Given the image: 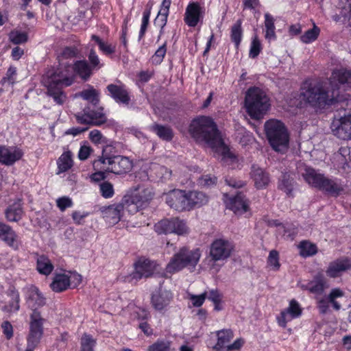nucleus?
<instances>
[{
  "label": "nucleus",
  "mask_w": 351,
  "mask_h": 351,
  "mask_svg": "<svg viewBox=\"0 0 351 351\" xmlns=\"http://www.w3.org/2000/svg\"><path fill=\"white\" fill-rule=\"evenodd\" d=\"M93 69L87 61H73V65L68 66L64 71L62 69H49L43 76L42 83L47 88V95L52 97L54 102L63 105L66 101V95L62 88L71 85L74 81V74L78 75L82 79L87 80L90 78Z\"/></svg>",
  "instance_id": "1"
},
{
  "label": "nucleus",
  "mask_w": 351,
  "mask_h": 351,
  "mask_svg": "<svg viewBox=\"0 0 351 351\" xmlns=\"http://www.w3.org/2000/svg\"><path fill=\"white\" fill-rule=\"evenodd\" d=\"M191 137L199 143H204L216 149L221 155V162L226 165L237 162L236 156L225 145L217 126L213 119L206 116L194 119L189 125Z\"/></svg>",
  "instance_id": "2"
},
{
  "label": "nucleus",
  "mask_w": 351,
  "mask_h": 351,
  "mask_svg": "<svg viewBox=\"0 0 351 351\" xmlns=\"http://www.w3.org/2000/svg\"><path fill=\"white\" fill-rule=\"evenodd\" d=\"M301 95L306 103L315 108H324L337 100L328 78L305 81L302 86Z\"/></svg>",
  "instance_id": "3"
},
{
  "label": "nucleus",
  "mask_w": 351,
  "mask_h": 351,
  "mask_svg": "<svg viewBox=\"0 0 351 351\" xmlns=\"http://www.w3.org/2000/svg\"><path fill=\"white\" fill-rule=\"evenodd\" d=\"M299 172L308 184L331 195L337 196L342 191L337 179L328 178L310 167H300Z\"/></svg>",
  "instance_id": "4"
},
{
  "label": "nucleus",
  "mask_w": 351,
  "mask_h": 351,
  "mask_svg": "<svg viewBox=\"0 0 351 351\" xmlns=\"http://www.w3.org/2000/svg\"><path fill=\"white\" fill-rule=\"evenodd\" d=\"M270 106V99L263 89L254 86L246 91L245 107L251 118L262 119L269 109Z\"/></svg>",
  "instance_id": "5"
},
{
  "label": "nucleus",
  "mask_w": 351,
  "mask_h": 351,
  "mask_svg": "<svg viewBox=\"0 0 351 351\" xmlns=\"http://www.w3.org/2000/svg\"><path fill=\"white\" fill-rule=\"evenodd\" d=\"M110 146H106L102 150V155L93 162L95 170L104 169L117 175L125 174L130 172L132 167V162L125 156H110L107 153L111 149Z\"/></svg>",
  "instance_id": "6"
},
{
  "label": "nucleus",
  "mask_w": 351,
  "mask_h": 351,
  "mask_svg": "<svg viewBox=\"0 0 351 351\" xmlns=\"http://www.w3.org/2000/svg\"><path fill=\"white\" fill-rule=\"evenodd\" d=\"M268 141L276 152L285 153L289 147V135L285 124L277 119H269L264 125Z\"/></svg>",
  "instance_id": "7"
},
{
  "label": "nucleus",
  "mask_w": 351,
  "mask_h": 351,
  "mask_svg": "<svg viewBox=\"0 0 351 351\" xmlns=\"http://www.w3.org/2000/svg\"><path fill=\"white\" fill-rule=\"evenodd\" d=\"M154 192L152 187L138 186L130 193L123 196V202L126 204L127 213L134 215L144 209L154 198Z\"/></svg>",
  "instance_id": "8"
},
{
  "label": "nucleus",
  "mask_w": 351,
  "mask_h": 351,
  "mask_svg": "<svg viewBox=\"0 0 351 351\" xmlns=\"http://www.w3.org/2000/svg\"><path fill=\"white\" fill-rule=\"evenodd\" d=\"M200 257L199 249L190 250L189 248L183 247L171 258L166 266V273L174 274L189 266L194 267L199 262Z\"/></svg>",
  "instance_id": "9"
},
{
  "label": "nucleus",
  "mask_w": 351,
  "mask_h": 351,
  "mask_svg": "<svg viewBox=\"0 0 351 351\" xmlns=\"http://www.w3.org/2000/svg\"><path fill=\"white\" fill-rule=\"evenodd\" d=\"M29 332L27 336V347L36 348L43 337L44 330L43 325L45 319L37 313L29 315Z\"/></svg>",
  "instance_id": "10"
},
{
  "label": "nucleus",
  "mask_w": 351,
  "mask_h": 351,
  "mask_svg": "<svg viewBox=\"0 0 351 351\" xmlns=\"http://www.w3.org/2000/svg\"><path fill=\"white\" fill-rule=\"evenodd\" d=\"M97 109H91L90 106H86L83 110V112H79L75 114V118L78 123L99 126L107 121V117L103 112L104 108L96 107Z\"/></svg>",
  "instance_id": "11"
},
{
  "label": "nucleus",
  "mask_w": 351,
  "mask_h": 351,
  "mask_svg": "<svg viewBox=\"0 0 351 351\" xmlns=\"http://www.w3.org/2000/svg\"><path fill=\"white\" fill-rule=\"evenodd\" d=\"M156 267L157 264L155 261L147 258H140L134 264V271L127 276L125 280L136 283L143 278H149L154 274Z\"/></svg>",
  "instance_id": "12"
},
{
  "label": "nucleus",
  "mask_w": 351,
  "mask_h": 351,
  "mask_svg": "<svg viewBox=\"0 0 351 351\" xmlns=\"http://www.w3.org/2000/svg\"><path fill=\"white\" fill-rule=\"evenodd\" d=\"M328 80L337 98L339 96L340 88L344 90H351V70L335 69Z\"/></svg>",
  "instance_id": "13"
},
{
  "label": "nucleus",
  "mask_w": 351,
  "mask_h": 351,
  "mask_svg": "<svg viewBox=\"0 0 351 351\" xmlns=\"http://www.w3.org/2000/svg\"><path fill=\"white\" fill-rule=\"evenodd\" d=\"M234 250L231 242L223 239L215 240L210 245L209 256L214 262L223 261L228 259Z\"/></svg>",
  "instance_id": "14"
},
{
  "label": "nucleus",
  "mask_w": 351,
  "mask_h": 351,
  "mask_svg": "<svg viewBox=\"0 0 351 351\" xmlns=\"http://www.w3.org/2000/svg\"><path fill=\"white\" fill-rule=\"evenodd\" d=\"M23 291L27 308L32 311L30 315H33L35 313L41 315L38 308L46 304V299L43 293L34 285L27 286L24 288Z\"/></svg>",
  "instance_id": "15"
},
{
  "label": "nucleus",
  "mask_w": 351,
  "mask_h": 351,
  "mask_svg": "<svg viewBox=\"0 0 351 351\" xmlns=\"http://www.w3.org/2000/svg\"><path fill=\"white\" fill-rule=\"evenodd\" d=\"M333 134L342 140L351 139V112L335 119L331 123Z\"/></svg>",
  "instance_id": "16"
},
{
  "label": "nucleus",
  "mask_w": 351,
  "mask_h": 351,
  "mask_svg": "<svg viewBox=\"0 0 351 351\" xmlns=\"http://www.w3.org/2000/svg\"><path fill=\"white\" fill-rule=\"evenodd\" d=\"M103 217L110 225H115L124 217L126 210V204L123 202V198L118 204H114L101 208Z\"/></svg>",
  "instance_id": "17"
},
{
  "label": "nucleus",
  "mask_w": 351,
  "mask_h": 351,
  "mask_svg": "<svg viewBox=\"0 0 351 351\" xmlns=\"http://www.w3.org/2000/svg\"><path fill=\"white\" fill-rule=\"evenodd\" d=\"M217 342L214 346V349L220 350L226 348L228 351L238 350L243 344V340L237 339L233 343L229 344L233 338V332L231 330L223 329L217 332Z\"/></svg>",
  "instance_id": "18"
},
{
  "label": "nucleus",
  "mask_w": 351,
  "mask_h": 351,
  "mask_svg": "<svg viewBox=\"0 0 351 351\" xmlns=\"http://www.w3.org/2000/svg\"><path fill=\"white\" fill-rule=\"evenodd\" d=\"M165 201L169 206L177 211L189 210L185 191L174 189L169 191L165 195Z\"/></svg>",
  "instance_id": "19"
},
{
  "label": "nucleus",
  "mask_w": 351,
  "mask_h": 351,
  "mask_svg": "<svg viewBox=\"0 0 351 351\" xmlns=\"http://www.w3.org/2000/svg\"><path fill=\"white\" fill-rule=\"evenodd\" d=\"M106 89L108 95L112 97L117 103L124 105H129L131 101L130 93L126 86L120 81L114 84H110Z\"/></svg>",
  "instance_id": "20"
},
{
  "label": "nucleus",
  "mask_w": 351,
  "mask_h": 351,
  "mask_svg": "<svg viewBox=\"0 0 351 351\" xmlns=\"http://www.w3.org/2000/svg\"><path fill=\"white\" fill-rule=\"evenodd\" d=\"M204 15V8L197 2H191L186 8L184 20L188 26L194 27L203 19Z\"/></svg>",
  "instance_id": "21"
},
{
  "label": "nucleus",
  "mask_w": 351,
  "mask_h": 351,
  "mask_svg": "<svg viewBox=\"0 0 351 351\" xmlns=\"http://www.w3.org/2000/svg\"><path fill=\"white\" fill-rule=\"evenodd\" d=\"M173 298V293L170 291L162 289L160 287L152 294L151 304L156 311L161 312L167 309Z\"/></svg>",
  "instance_id": "22"
},
{
  "label": "nucleus",
  "mask_w": 351,
  "mask_h": 351,
  "mask_svg": "<svg viewBox=\"0 0 351 351\" xmlns=\"http://www.w3.org/2000/svg\"><path fill=\"white\" fill-rule=\"evenodd\" d=\"M302 314V308L295 300H291L289 306L280 313L277 317L278 324L282 328H285L287 323L293 319L299 317Z\"/></svg>",
  "instance_id": "23"
},
{
  "label": "nucleus",
  "mask_w": 351,
  "mask_h": 351,
  "mask_svg": "<svg viewBox=\"0 0 351 351\" xmlns=\"http://www.w3.org/2000/svg\"><path fill=\"white\" fill-rule=\"evenodd\" d=\"M23 155L22 150L16 147L0 146V163L12 165Z\"/></svg>",
  "instance_id": "24"
},
{
  "label": "nucleus",
  "mask_w": 351,
  "mask_h": 351,
  "mask_svg": "<svg viewBox=\"0 0 351 351\" xmlns=\"http://www.w3.org/2000/svg\"><path fill=\"white\" fill-rule=\"evenodd\" d=\"M351 269V260L342 258L331 262L326 270V274L330 278H335L346 270Z\"/></svg>",
  "instance_id": "25"
},
{
  "label": "nucleus",
  "mask_w": 351,
  "mask_h": 351,
  "mask_svg": "<svg viewBox=\"0 0 351 351\" xmlns=\"http://www.w3.org/2000/svg\"><path fill=\"white\" fill-rule=\"evenodd\" d=\"M301 287L304 290H308L313 294L320 295L328 287V285L324 276L318 274L312 280L305 285H302Z\"/></svg>",
  "instance_id": "26"
},
{
  "label": "nucleus",
  "mask_w": 351,
  "mask_h": 351,
  "mask_svg": "<svg viewBox=\"0 0 351 351\" xmlns=\"http://www.w3.org/2000/svg\"><path fill=\"white\" fill-rule=\"evenodd\" d=\"M227 208L232 210L234 214L241 215L247 211L249 204L245 196L239 193L235 197L230 198L227 203Z\"/></svg>",
  "instance_id": "27"
},
{
  "label": "nucleus",
  "mask_w": 351,
  "mask_h": 351,
  "mask_svg": "<svg viewBox=\"0 0 351 351\" xmlns=\"http://www.w3.org/2000/svg\"><path fill=\"white\" fill-rule=\"evenodd\" d=\"M80 50L76 47H66L63 49L59 56V67L56 69H62L64 71L68 69V66H72L73 63H70L69 60H73L77 58L80 54Z\"/></svg>",
  "instance_id": "28"
},
{
  "label": "nucleus",
  "mask_w": 351,
  "mask_h": 351,
  "mask_svg": "<svg viewBox=\"0 0 351 351\" xmlns=\"http://www.w3.org/2000/svg\"><path fill=\"white\" fill-rule=\"evenodd\" d=\"M251 178L254 182L255 186L258 189L266 187L270 181L268 173L257 165H252Z\"/></svg>",
  "instance_id": "29"
},
{
  "label": "nucleus",
  "mask_w": 351,
  "mask_h": 351,
  "mask_svg": "<svg viewBox=\"0 0 351 351\" xmlns=\"http://www.w3.org/2000/svg\"><path fill=\"white\" fill-rule=\"evenodd\" d=\"M186 197L189 210L195 207H200L208 202V197L206 194L197 191L186 192Z\"/></svg>",
  "instance_id": "30"
},
{
  "label": "nucleus",
  "mask_w": 351,
  "mask_h": 351,
  "mask_svg": "<svg viewBox=\"0 0 351 351\" xmlns=\"http://www.w3.org/2000/svg\"><path fill=\"white\" fill-rule=\"evenodd\" d=\"M5 217L9 221H19L23 215L22 204L21 200L14 202L5 212Z\"/></svg>",
  "instance_id": "31"
},
{
  "label": "nucleus",
  "mask_w": 351,
  "mask_h": 351,
  "mask_svg": "<svg viewBox=\"0 0 351 351\" xmlns=\"http://www.w3.org/2000/svg\"><path fill=\"white\" fill-rule=\"evenodd\" d=\"M70 282V277L67 275L64 274H56L50 286L53 291L62 292L69 287Z\"/></svg>",
  "instance_id": "32"
},
{
  "label": "nucleus",
  "mask_w": 351,
  "mask_h": 351,
  "mask_svg": "<svg viewBox=\"0 0 351 351\" xmlns=\"http://www.w3.org/2000/svg\"><path fill=\"white\" fill-rule=\"evenodd\" d=\"M0 238L10 246L15 244L17 236L9 226L0 222Z\"/></svg>",
  "instance_id": "33"
},
{
  "label": "nucleus",
  "mask_w": 351,
  "mask_h": 351,
  "mask_svg": "<svg viewBox=\"0 0 351 351\" xmlns=\"http://www.w3.org/2000/svg\"><path fill=\"white\" fill-rule=\"evenodd\" d=\"M8 295L11 298V301L8 305H5L2 310L8 313L16 312L20 308V296L19 292L14 288L10 289Z\"/></svg>",
  "instance_id": "34"
},
{
  "label": "nucleus",
  "mask_w": 351,
  "mask_h": 351,
  "mask_svg": "<svg viewBox=\"0 0 351 351\" xmlns=\"http://www.w3.org/2000/svg\"><path fill=\"white\" fill-rule=\"evenodd\" d=\"M80 96L90 104L93 108L97 107L99 103V93L93 87L82 90Z\"/></svg>",
  "instance_id": "35"
},
{
  "label": "nucleus",
  "mask_w": 351,
  "mask_h": 351,
  "mask_svg": "<svg viewBox=\"0 0 351 351\" xmlns=\"http://www.w3.org/2000/svg\"><path fill=\"white\" fill-rule=\"evenodd\" d=\"M265 37L269 41L274 40L276 38V35L275 33V25H274V17L269 13L265 14Z\"/></svg>",
  "instance_id": "36"
},
{
  "label": "nucleus",
  "mask_w": 351,
  "mask_h": 351,
  "mask_svg": "<svg viewBox=\"0 0 351 351\" xmlns=\"http://www.w3.org/2000/svg\"><path fill=\"white\" fill-rule=\"evenodd\" d=\"M36 268L40 274L49 275L53 269L51 261L45 256H40L37 259Z\"/></svg>",
  "instance_id": "37"
},
{
  "label": "nucleus",
  "mask_w": 351,
  "mask_h": 351,
  "mask_svg": "<svg viewBox=\"0 0 351 351\" xmlns=\"http://www.w3.org/2000/svg\"><path fill=\"white\" fill-rule=\"evenodd\" d=\"M173 217L170 219H163L156 223L154 226L155 231L159 234H171L173 231Z\"/></svg>",
  "instance_id": "38"
},
{
  "label": "nucleus",
  "mask_w": 351,
  "mask_h": 351,
  "mask_svg": "<svg viewBox=\"0 0 351 351\" xmlns=\"http://www.w3.org/2000/svg\"><path fill=\"white\" fill-rule=\"evenodd\" d=\"M58 173L65 172L73 166L71 154L69 152L63 153L58 160Z\"/></svg>",
  "instance_id": "39"
},
{
  "label": "nucleus",
  "mask_w": 351,
  "mask_h": 351,
  "mask_svg": "<svg viewBox=\"0 0 351 351\" xmlns=\"http://www.w3.org/2000/svg\"><path fill=\"white\" fill-rule=\"evenodd\" d=\"M242 21L241 19L236 21L232 26L230 37L232 41L234 43L237 48L239 47L243 36V31L241 28Z\"/></svg>",
  "instance_id": "40"
},
{
  "label": "nucleus",
  "mask_w": 351,
  "mask_h": 351,
  "mask_svg": "<svg viewBox=\"0 0 351 351\" xmlns=\"http://www.w3.org/2000/svg\"><path fill=\"white\" fill-rule=\"evenodd\" d=\"M293 179L289 173H283L280 179L279 188L287 195H291L293 188Z\"/></svg>",
  "instance_id": "41"
},
{
  "label": "nucleus",
  "mask_w": 351,
  "mask_h": 351,
  "mask_svg": "<svg viewBox=\"0 0 351 351\" xmlns=\"http://www.w3.org/2000/svg\"><path fill=\"white\" fill-rule=\"evenodd\" d=\"M152 130L163 140L171 141L173 138V132L169 127L154 124L152 126Z\"/></svg>",
  "instance_id": "42"
},
{
  "label": "nucleus",
  "mask_w": 351,
  "mask_h": 351,
  "mask_svg": "<svg viewBox=\"0 0 351 351\" xmlns=\"http://www.w3.org/2000/svg\"><path fill=\"white\" fill-rule=\"evenodd\" d=\"M171 341L167 339H158L147 348V351H173Z\"/></svg>",
  "instance_id": "43"
},
{
  "label": "nucleus",
  "mask_w": 351,
  "mask_h": 351,
  "mask_svg": "<svg viewBox=\"0 0 351 351\" xmlns=\"http://www.w3.org/2000/svg\"><path fill=\"white\" fill-rule=\"evenodd\" d=\"M97 341L92 335L84 333L80 339L81 351H94Z\"/></svg>",
  "instance_id": "44"
},
{
  "label": "nucleus",
  "mask_w": 351,
  "mask_h": 351,
  "mask_svg": "<svg viewBox=\"0 0 351 351\" xmlns=\"http://www.w3.org/2000/svg\"><path fill=\"white\" fill-rule=\"evenodd\" d=\"M172 229V233L178 235H186L189 233V228L186 225V222L178 217H173Z\"/></svg>",
  "instance_id": "45"
},
{
  "label": "nucleus",
  "mask_w": 351,
  "mask_h": 351,
  "mask_svg": "<svg viewBox=\"0 0 351 351\" xmlns=\"http://www.w3.org/2000/svg\"><path fill=\"white\" fill-rule=\"evenodd\" d=\"M299 248L300 255L304 257L315 255L317 252V246L306 241L300 242Z\"/></svg>",
  "instance_id": "46"
},
{
  "label": "nucleus",
  "mask_w": 351,
  "mask_h": 351,
  "mask_svg": "<svg viewBox=\"0 0 351 351\" xmlns=\"http://www.w3.org/2000/svg\"><path fill=\"white\" fill-rule=\"evenodd\" d=\"M151 169L155 172L156 177L163 182L167 181L171 178V171L164 166L154 164Z\"/></svg>",
  "instance_id": "47"
},
{
  "label": "nucleus",
  "mask_w": 351,
  "mask_h": 351,
  "mask_svg": "<svg viewBox=\"0 0 351 351\" xmlns=\"http://www.w3.org/2000/svg\"><path fill=\"white\" fill-rule=\"evenodd\" d=\"M276 225L278 226V232L282 234L285 239L293 240L297 234L296 228L293 225H288L287 226L278 223H276Z\"/></svg>",
  "instance_id": "48"
},
{
  "label": "nucleus",
  "mask_w": 351,
  "mask_h": 351,
  "mask_svg": "<svg viewBox=\"0 0 351 351\" xmlns=\"http://www.w3.org/2000/svg\"><path fill=\"white\" fill-rule=\"evenodd\" d=\"M91 39L95 40L98 46L99 49L105 54L109 55L114 53L115 47L112 45L111 44H108L107 43L104 42L99 36L96 35H92Z\"/></svg>",
  "instance_id": "49"
},
{
  "label": "nucleus",
  "mask_w": 351,
  "mask_h": 351,
  "mask_svg": "<svg viewBox=\"0 0 351 351\" xmlns=\"http://www.w3.org/2000/svg\"><path fill=\"white\" fill-rule=\"evenodd\" d=\"M320 32V29L315 24L313 27L307 30L300 38L304 43H310L315 40Z\"/></svg>",
  "instance_id": "50"
},
{
  "label": "nucleus",
  "mask_w": 351,
  "mask_h": 351,
  "mask_svg": "<svg viewBox=\"0 0 351 351\" xmlns=\"http://www.w3.org/2000/svg\"><path fill=\"white\" fill-rule=\"evenodd\" d=\"M89 65L94 70H99L101 67H103L104 64L101 62L99 59L98 55L96 53V51L93 48L90 49L89 53L88 55Z\"/></svg>",
  "instance_id": "51"
},
{
  "label": "nucleus",
  "mask_w": 351,
  "mask_h": 351,
  "mask_svg": "<svg viewBox=\"0 0 351 351\" xmlns=\"http://www.w3.org/2000/svg\"><path fill=\"white\" fill-rule=\"evenodd\" d=\"M99 190L101 195L107 199L112 197L114 193L113 185L107 181L99 184Z\"/></svg>",
  "instance_id": "52"
},
{
  "label": "nucleus",
  "mask_w": 351,
  "mask_h": 351,
  "mask_svg": "<svg viewBox=\"0 0 351 351\" xmlns=\"http://www.w3.org/2000/svg\"><path fill=\"white\" fill-rule=\"evenodd\" d=\"M262 47L261 42L259 41L257 36H255L251 43L249 56L251 58H256L261 51Z\"/></svg>",
  "instance_id": "53"
},
{
  "label": "nucleus",
  "mask_w": 351,
  "mask_h": 351,
  "mask_svg": "<svg viewBox=\"0 0 351 351\" xmlns=\"http://www.w3.org/2000/svg\"><path fill=\"white\" fill-rule=\"evenodd\" d=\"M10 40L14 44H21L27 40V35L19 31L12 32L10 34Z\"/></svg>",
  "instance_id": "54"
},
{
  "label": "nucleus",
  "mask_w": 351,
  "mask_h": 351,
  "mask_svg": "<svg viewBox=\"0 0 351 351\" xmlns=\"http://www.w3.org/2000/svg\"><path fill=\"white\" fill-rule=\"evenodd\" d=\"M89 138L95 144H104L107 143V138L98 130L90 131Z\"/></svg>",
  "instance_id": "55"
},
{
  "label": "nucleus",
  "mask_w": 351,
  "mask_h": 351,
  "mask_svg": "<svg viewBox=\"0 0 351 351\" xmlns=\"http://www.w3.org/2000/svg\"><path fill=\"white\" fill-rule=\"evenodd\" d=\"M167 52L166 43L159 47L156 50L154 55L152 58V60L154 64H159L163 60V58Z\"/></svg>",
  "instance_id": "56"
},
{
  "label": "nucleus",
  "mask_w": 351,
  "mask_h": 351,
  "mask_svg": "<svg viewBox=\"0 0 351 351\" xmlns=\"http://www.w3.org/2000/svg\"><path fill=\"white\" fill-rule=\"evenodd\" d=\"M150 14H151L150 9H147L143 12V18H142V23H141V29L139 32V36H138L139 39L142 38L146 32L147 27L149 24Z\"/></svg>",
  "instance_id": "57"
},
{
  "label": "nucleus",
  "mask_w": 351,
  "mask_h": 351,
  "mask_svg": "<svg viewBox=\"0 0 351 351\" xmlns=\"http://www.w3.org/2000/svg\"><path fill=\"white\" fill-rule=\"evenodd\" d=\"M267 263L274 270H278L280 268L279 255L277 251L271 250L269 252Z\"/></svg>",
  "instance_id": "58"
},
{
  "label": "nucleus",
  "mask_w": 351,
  "mask_h": 351,
  "mask_svg": "<svg viewBox=\"0 0 351 351\" xmlns=\"http://www.w3.org/2000/svg\"><path fill=\"white\" fill-rule=\"evenodd\" d=\"M207 295V292L205 291L200 295L189 294V299L192 302L193 306L195 307H200L204 302Z\"/></svg>",
  "instance_id": "59"
},
{
  "label": "nucleus",
  "mask_w": 351,
  "mask_h": 351,
  "mask_svg": "<svg viewBox=\"0 0 351 351\" xmlns=\"http://www.w3.org/2000/svg\"><path fill=\"white\" fill-rule=\"evenodd\" d=\"M57 206L61 211L65 210L67 208H71L73 206L72 199L66 196L58 198L56 200Z\"/></svg>",
  "instance_id": "60"
},
{
  "label": "nucleus",
  "mask_w": 351,
  "mask_h": 351,
  "mask_svg": "<svg viewBox=\"0 0 351 351\" xmlns=\"http://www.w3.org/2000/svg\"><path fill=\"white\" fill-rule=\"evenodd\" d=\"M93 152V149L87 145H83L80 147V149L78 152V158L81 160H86L91 152Z\"/></svg>",
  "instance_id": "61"
},
{
  "label": "nucleus",
  "mask_w": 351,
  "mask_h": 351,
  "mask_svg": "<svg viewBox=\"0 0 351 351\" xmlns=\"http://www.w3.org/2000/svg\"><path fill=\"white\" fill-rule=\"evenodd\" d=\"M168 16L169 14L167 13H164L161 12H158V15L155 19L154 23L156 25L160 27L161 30L167 24Z\"/></svg>",
  "instance_id": "62"
},
{
  "label": "nucleus",
  "mask_w": 351,
  "mask_h": 351,
  "mask_svg": "<svg viewBox=\"0 0 351 351\" xmlns=\"http://www.w3.org/2000/svg\"><path fill=\"white\" fill-rule=\"evenodd\" d=\"M206 298L216 305L221 301V295L217 289H212L207 292Z\"/></svg>",
  "instance_id": "63"
},
{
  "label": "nucleus",
  "mask_w": 351,
  "mask_h": 351,
  "mask_svg": "<svg viewBox=\"0 0 351 351\" xmlns=\"http://www.w3.org/2000/svg\"><path fill=\"white\" fill-rule=\"evenodd\" d=\"M89 213L88 212L74 211L72 213V218L75 223L80 225L82 223V221L86 217Z\"/></svg>",
  "instance_id": "64"
}]
</instances>
